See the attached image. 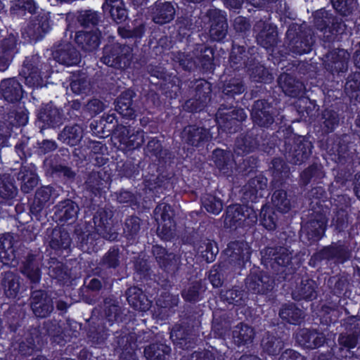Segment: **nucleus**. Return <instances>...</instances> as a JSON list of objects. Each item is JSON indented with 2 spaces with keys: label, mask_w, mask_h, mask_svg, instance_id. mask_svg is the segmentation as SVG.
Here are the masks:
<instances>
[{
  "label": "nucleus",
  "mask_w": 360,
  "mask_h": 360,
  "mask_svg": "<svg viewBox=\"0 0 360 360\" xmlns=\"http://www.w3.org/2000/svg\"><path fill=\"white\" fill-rule=\"evenodd\" d=\"M313 16V25L323 33V46L328 48L323 55L325 69L333 76H341L348 69L349 54L339 47L335 49L334 44L348 38L347 27L341 18L325 9L316 11Z\"/></svg>",
  "instance_id": "f257e3e1"
},
{
  "label": "nucleus",
  "mask_w": 360,
  "mask_h": 360,
  "mask_svg": "<svg viewBox=\"0 0 360 360\" xmlns=\"http://www.w3.org/2000/svg\"><path fill=\"white\" fill-rule=\"evenodd\" d=\"M51 55L52 58H42L37 54L25 57L19 76L23 78L27 86L42 87L44 79H48L53 72L52 63L70 67L77 65L81 61L80 53L68 41L54 44Z\"/></svg>",
  "instance_id": "f03ea898"
},
{
  "label": "nucleus",
  "mask_w": 360,
  "mask_h": 360,
  "mask_svg": "<svg viewBox=\"0 0 360 360\" xmlns=\"http://www.w3.org/2000/svg\"><path fill=\"white\" fill-rule=\"evenodd\" d=\"M308 198L311 212L300 237L307 240L306 243L311 245L325 236L331 202L327 197V191L321 186L312 188L308 193Z\"/></svg>",
  "instance_id": "7ed1b4c3"
},
{
  "label": "nucleus",
  "mask_w": 360,
  "mask_h": 360,
  "mask_svg": "<svg viewBox=\"0 0 360 360\" xmlns=\"http://www.w3.org/2000/svg\"><path fill=\"white\" fill-rule=\"evenodd\" d=\"M113 212L110 209L99 207L93 217L96 231H82L77 233L80 249L88 253L97 252L104 245V240H117L118 233L114 229L112 218Z\"/></svg>",
  "instance_id": "20e7f679"
},
{
  "label": "nucleus",
  "mask_w": 360,
  "mask_h": 360,
  "mask_svg": "<svg viewBox=\"0 0 360 360\" xmlns=\"http://www.w3.org/2000/svg\"><path fill=\"white\" fill-rule=\"evenodd\" d=\"M276 136V145L275 150L278 149L284 155L287 161L295 165H300L309 159L312 153V143L302 136H296L293 133L292 127L279 129L274 132Z\"/></svg>",
  "instance_id": "39448f33"
},
{
  "label": "nucleus",
  "mask_w": 360,
  "mask_h": 360,
  "mask_svg": "<svg viewBox=\"0 0 360 360\" xmlns=\"http://www.w3.org/2000/svg\"><path fill=\"white\" fill-rule=\"evenodd\" d=\"M146 153L151 158H155L158 161L159 167L158 168V174L151 175L147 181L148 186L151 189L169 190L173 188L174 174L167 171L162 170L160 168L164 167L172 159V153L168 150L163 148L162 142L156 137L150 139L144 148Z\"/></svg>",
  "instance_id": "423d86ee"
},
{
  "label": "nucleus",
  "mask_w": 360,
  "mask_h": 360,
  "mask_svg": "<svg viewBox=\"0 0 360 360\" xmlns=\"http://www.w3.org/2000/svg\"><path fill=\"white\" fill-rule=\"evenodd\" d=\"M16 181L24 193L31 192L38 184L37 174L30 169L22 166L20 170L11 169L9 172L0 174V198L12 200L18 195Z\"/></svg>",
  "instance_id": "0eeeda50"
},
{
  "label": "nucleus",
  "mask_w": 360,
  "mask_h": 360,
  "mask_svg": "<svg viewBox=\"0 0 360 360\" xmlns=\"http://www.w3.org/2000/svg\"><path fill=\"white\" fill-rule=\"evenodd\" d=\"M8 333L11 335V349L15 358H24L33 355L37 350V342L40 339L36 329L25 330L23 320L13 317L8 320Z\"/></svg>",
  "instance_id": "6e6552de"
},
{
  "label": "nucleus",
  "mask_w": 360,
  "mask_h": 360,
  "mask_svg": "<svg viewBox=\"0 0 360 360\" xmlns=\"http://www.w3.org/2000/svg\"><path fill=\"white\" fill-rule=\"evenodd\" d=\"M276 139L274 133L270 135L262 129L252 128L236 138L234 153L238 156L243 157L257 150L271 155L275 153V146L278 141Z\"/></svg>",
  "instance_id": "1a4fd4ad"
},
{
  "label": "nucleus",
  "mask_w": 360,
  "mask_h": 360,
  "mask_svg": "<svg viewBox=\"0 0 360 360\" xmlns=\"http://www.w3.org/2000/svg\"><path fill=\"white\" fill-rule=\"evenodd\" d=\"M214 50L205 44H196L188 53H173V60L184 70H199L203 73H212L215 68Z\"/></svg>",
  "instance_id": "9d476101"
},
{
  "label": "nucleus",
  "mask_w": 360,
  "mask_h": 360,
  "mask_svg": "<svg viewBox=\"0 0 360 360\" xmlns=\"http://www.w3.org/2000/svg\"><path fill=\"white\" fill-rule=\"evenodd\" d=\"M261 254L262 263L271 269L278 281H287L295 278L297 268L292 262V253L287 248L266 247Z\"/></svg>",
  "instance_id": "9b49d317"
},
{
  "label": "nucleus",
  "mask_w": 360,
  "mask_h": 360,
  "mask_svg": "<svg viewBox=\"0 0 360 360\" xmlns=\"http://www.w3.org/2000/svg\"><path fill=\"white\" fill-rule=\"evenodd\" d=\"M347 138L346 135L340 137L338 143L333 147L336 152V161L342 167H340L335 176L336 181L341 184H345L350 181L355 169L360 165L359 153L353 148V143L347 140Z\"/></svg>",
  "instance_id": "f8f14e48"
},
{
  "label": "nucleus",
  "mask_w": 360,
  "mask_h": 360,
  "mask_svg": "<svg viewBox=\"0 0 360 360\" xmlns=\"http://www.w3.org/2000/svg\"><path fill=\"white\" fill-rule=\"evenodd\" d=\"M200 320L198 313L193 309H187L181 323H176L171 332L170 338L179 349L192 350L197 345V337L193 333L195 327H198Z\"/></svg>",
  "instance_id": "ddd939ff"
},
{
  "label": "nucleus",
  "mask_w": 360,
  "mask_h": 360,
  "mask_svg": "<svg viewBox=\"0 0 360 360\" xmlns=\"http://www.w3.org/2000/svg\"><path fill=\"white\" fill-rule=\"evenodd\" d=\"M353 249L350 240L332 242L315 252L309 259V265L319 269L323 263L328 264L329 262L344 264L352 258Z\"/></svg>",
  "instance_id": "4468645a"
},
{
  "label": "nucleus",
  "mask_w": 360,
  "mask_h": 360,
  "mask_svg": "<svg viewBox=\"0 0 360 360\" xmlns=\"http://www.w3.org/2000/svg\"><path fill=\"white\" fill-rule=\"evenodd\" d=\"M252 31L257 44L267 51H271V56L275 65H279L286 60L287 53L275 49L279 41L278 27L275 24L259 20L254 24Z\"/></svg>",
  "instance_id": "2eb2a0df"
},
{
  "label": "nucleus",
  "mask_w": 360,
  "mask_h": 360,
  "mask_svg": "<svg viewBox=\"0 0 360 360\" xmlns=\"http://www.w3.org/2000/svg\"><path fill=\"white\" fill-rule=\"evenodd\" d=\"M144 131L140 127L131 124L117 125L114 131V139L117 143V150L130 158L136 150H139L145 141Z\"/></svg>",
  "instance_id": "dca6fc26"
},
{
  "label": "nucleus",
  "mask_w": 360,
  "mask_h": 360,
  "mask_svg": "<svg viewBox=\"0 0 360 360\" xmlns=\"http://www.w3.org/2000/svg\"><path fill=\"white\" fill-rule=\"evenodd\" d=\"M148 72L151 77L158 79L155 84L159 86V89L167 98L172 101L181 96L183 83L176 74L169 72L161 65L148 67Z\"/></svg>",
  "instance_id": "f3484780"
},
{
  "label": "nucleus",
  "mask_w": 360,
  "mask_h": 360,
  "mask_svg": "<svg viewBox=\"0 0 360 360\" xmlns=\"http://www.w3.org/2000/svg\"><path fill=\"white\" fill-rule=\"evenodd\" d=\"M286 38L289 41L290 51L299 56L310 53L314 44L311 30L306 25H290L286 32Z\"/></svg>",
  "instance_id": "a211bd4d"
},
{
  "label": "nucleus",
  "mask_w": 360,
  "mask_h": 360,
  "mask_svg": "<svg viewBox=\"0 0 360 360\" xmlns=\"http://www.w3.org/2000/svg\"><path fill=\"white\" fill-rule=\"evenodd\" d=\"M132 51V48L129 45L118 42L108 43L103 48L101 61L109 67L125 70L131 64Z\"/></svg>",
  "instance_id": "6ab92c4d"
},
{
  "label": "nucleus",
  "mask_w": 360,
  "mask_h": 360,
  "mask_svg": "<svg viewBox=\"0 0 360 360\" xmlns=\"http://www.w3.org/2000/svg\"><path fill=\"white\" fill-rule=\"evenodd\" d=\"M226 256L223 262L232 271L233 277L242 274L248 262H250L251 252L250 248L243 241H231L224 250Z\"/></svg>",
  "instance_id": "aec40b11"
},
{
  "label": "nucleus",
  "mask_w": 360,
  "mask_h": 360,
  "mask_svg": "<svg viewBox=\"0 0 360 360\" xmlns=\"http://www.w3.org/2000/svg\"><path fill=\"white\" fill-rule=\"evenodd\" d=\"M219 298L228 308L232 306L231 311L234 309L238 316L243 314L246 321L251 319L253 309L246 305L248 293L242 287L233 286L229 289H221Z\"/></svg>",
  "instance_id": "412c9836"
},
{
  "label": "nucleus",
  "mask_w": 360,
  "mask_h": 360,
  "mask_svg": "<svg viewBox=\"0 0 360 360\" xmlns=\"http://www.w3.org/2000/svg\"><path fill=\"white\" fill-rule=\"evenodd\" d=\"M247 119L243 108H225L219 105L216 113L219 129L227 134H235L242 129L243 122Z\"/></svg>",
  "instance_id": "4be33fe9"
},
{
  "label": "nucleus",
  "mask_w": 360,
  "mask_h": 360,
  "mask_svg": "<svg viewBox=\"0 0 360 360\" xmlns=\"http://www.w3.org/2000/svg\"><path fill=\"white\" fill-rule=\"evenodd\" d=\"M221 90L220 105L225 108H233L238 101L236 96L243 94L246 86L243 77L237 75L236 72L228 74L224 76V79H221Z\"/></svg>",
  "instance_id": "5701e85b"
},
{
  "label": "nucleus",
  "mask_w": 360,
  "mask_h": 360,
  "mask_svg": "<svg viewBox=\"0 0 360 360\" xmlns=\"http://www.w3.org/2000/svg\"><path fill=\"white\" fill-rule=\"evenodd\" d=\"M36 117L40 131L60 127L65 120L63 110L58 108L52 101L42 103L36 109Z\"/></svg>",
  "instance_id": "b1692460"
},
{
  "label": "nucleus",
  "mask_w": 360,
  "mask_h": 360,
  "mask_svg": "<svg viewBox=\"0 0 360 360\" xmlns=\"http://www.w3.org/2000/svg\"><path fill=\"white\" fill-rule=\"evenodd\" d=\"M53 24L51 13L41 10L31 19L22 35L25 38L27 34L30 42L40 41L51 30Z\"/></svg>",
  "instance_id": "393cba45"
},
{
  "label": "nucleus",
  "mask_w": 360,
  "mask_h": 360,
  "mask_svg": "<svg viewBox=\"0 0 360 360\" xmlns=\"http://www.w3.org/2000/svg\"><path fill=\"white\" fill-rule=\"evenodd\" d=\"M277 116L276 108L272 103L266 99H258L252 105L251 110V118L257 129H271L275 122V117Z\"/></svg>",
  "instance_id": "a878e982"
},
{
  "label": "nucleus",
  "mask_w": 360,
  "mask_h": 360,
  "mask_svg": "<svg viewBox=\"0 0 360 360\" xmlns=\"http://www.w3.org/2000/svg\"><path fill=\"white\" fill-rule=\"evenodd\" d=\"M274 279L258 266L252 268L245 278V287L252 294L266 295L274 289Z\"/></svg>",
  "instance_id": "bb28decb"
},
{
  "label": "nucleus",
  "mask_w": 360,
  "mask_h": 360,
  "mask_svg": "<svg viewBox=\"0 0 360 360\" xmlns=\"http://www.w3.org/2000/svg\"><path fill=\"white\" fill-rule=\"evenodd\" d=\"M258 209L255 210L252 205H236L229 206L226 214L230 218V222L243 228L254 226L258 221Z\"/></svg>",
  "instance_id": "cd10ccee"
},
{
  "label": "nucleus",
  "mask_w": 360,
  "mask_h": 360,
  "mask_svg": "<svg viewBox=\"0 0 360 360\" xmlns=\"http://www.w3.org/2000/svg\"><path fill=\"white\" fill-rule=\"evenodd\" d=\"M252 49L247 50L245 46H240L236 44H232L231 51L229 58V66L226 70L231 72H236L242 69H248L250 64L254 62L256 57L254 53H250Z\"/></svg>",
  "instance_id": "c85d7f7f"
},
{
  "label": "nucleus",
  "mask_w": 360,
  "mask_h": 360,
  "mask_svg": "<svg viewBox=\"0 0 360 360\" xmlns=\"http://www.w3.org/2000/svg\"><path fill=\"white\" fill-rule=\"evenodd\" d=\"M72 239L69 233L62 228H54L49 236V245L51 254L62 259L69 256L71 252Z\"/></svg>",
  "instance_id": "c756f323"
},
{
  "label": "nucleus",
  "mask_w": 360,
  "mask_h": 360,
  "mask_svg": "<svg viewBox=\"0 0 360 360\" xmlns=\"http://www.w3.org/2000/svg\"><path fill=\"white\" fill-rule=\"evenodd\" d=\"M19 36L16 32L8 34L0 40V71L5 72L18 53Z\"/></svg>",
  "instance_id": "7c9ffc66"
},
{
  "label": "nucleus",
  "mask_w": 360,
  "mask_h": 360,
  "mask_svg": "<svg viewBox=\"0 0 360 360\" xmlns=\"http://www.w3.org/2000/svg\"><path fill=\"white\" fill-rule=\"evenodd\" d=\"M43 256L37 250H30L22 262V274L31 284H39L41 278L40 264Z\"/></svg>",
  "instance_id": "2f4dec72"
},
{
  "label": "nucleus",
  "mask_w": 360,
  "mask_h": 360,
  "mask_svg": "<svg viewBox=\"0 0 360 360\" xmlns=\"http://www.w3.org/2000/svg\"><path fill=\"white\" fill-rule=\"evenodd\" d=\"M30 307L37 318L44 319L53 312L54 302L46 290H36L31 292Z\"/></svg>",
  "instance_id": "473e14b6"
},
{
  "label": "nucleus",
  "mask_w": 360,
  "mask_h": 360,
  "mask_svg": "<svg viewBox=\"0 0 360 360\" xmlns=\"http://www.w3.org/2000/svg\"><path fill=\"white\" fill-rule=\"evenodd\" d=\"M211 137L209 129L196 124L186 125L181 132V139L184 143L195 148H204Z\"/></svg>",
  "instance_id": "72a5a7b5"
},
{
  "label": "nucleus",
  "mask_w": 360,
  "mask_h": 360,
  "mask_svg": "<svg viewBox=\"0 0 360 360\" xmlns=\"http://www.w3.org/2000/svg\"><path fill=\"white\" fill-rule=\"evenodd\" d=\"M167 205H164L162 209L157 206L154 210V215L158 222L157 233L163 240L169 241L174 237L173 231L176 226L173 217L169 214Z\"/></svg>",
  "instance_id": "f704fd0d"
},
{
  "label": "nucleus",
  "mask_w": 360,
  "mask_h": 360,
  "mask_svg": "<svg viewBox=\"0 0 360 360\" xmlns=\"http://www.w3.org/2000/svg\"><path fill=\"white\" fill-rule=\"evenodd\" d=\"M79 211L78 205L71 199H65L54 206L53 219L60 226L74 222Z\"/></svg>",
  "instance_id": "c9c22d12"
},
{
  "label": "nucleus",
  "mask_w": 360,
  "mask_h": 360,
  "mask_svg": "<svg viewBox=\"0 0 360 360\" xmlns=\"http://www.w3.org/2000/svg\"><path fill=\"white\" fill-rule=\"evenodd\" d=\"M211 332L214 338L226 340L230 335L234 316L232 312L221 310L213 312Z\"/></svg>",
  "instance_id": "e433bc0d"
},
{
  "label": "nucleus",
  "mask_w": 360,
  "mask_h": 360,
  "mask_svg": "<svg viewBox=\"0 0 360 360\" xmlns=\"http://www.w3.org/2000/svg\"><path fill=\"white\" fill-rule=\"evenodd\" d=\"M212 160L221 175L227 178L233 176L236 163L231 152L217 148L212 153Z\"/></svg>",
  "instance_id": "4c0bfd02"
},
{
  "label": "nucleus",
  "mask_w": 360,
  "mask_h": 360,
  "mask_svg": "<svg viewBox=\"0 0 360 360\" xmlns=\"http://www.w3.org/2000/svg\"><path fill=\"white\" fill-rule=\"evenodd\" d=\"M208 16L210 22V36L212 41H221L228 33L226 15L220 10H210Z\"/></svg>",
  "instance_id": "58836bf2"
},
{
  "label": "nucleus",
  "mask_w": 360,
  "mask_h": 360,
  "mask_svg": "<svg viewBox=\"0 0 360 360\" xmlns=\"http://www.w3.org/2000/svg\"><path fill=\"white\" fill-rule=\"evenodd\" d=\"M101 34L96 30H79L74 36L77 46L84 52H92L97 49L101 44Z\"/></svg>",
  "instance_id": "ea45409f"
},
{
  "label": "nucleus",
  "mask_w": 360,
  "mask_h": 360,
  "mask_svg": "<svg viewBox=\"0 0 360 360\" xmlns=\"http://www.w3.org/2000/svg\"><path fill=\"white\" fill-rule=\"evenodd\" d=\"M176 9L173 3L167 0H158L151 7L153 21L159 25L170 22L174 20Z\"/></svg>",
  "instance_id": "a19ab883"
},
{
  "label": "nucleus",
  "mask_w": 360,
  "mask_h": 360,
  "mask_svg": "<svg viewBox=\"0 0 360 360\" xmlns=\"http://www.w3.org/2000/svg\"><path fill=\"white\" fill-rule=\"evenodd\" d=\"M326 338L325 335L316 329L304 328L296 335L297 342L302 347L314 349L324 345Z\"/></svg>",
  "instance_id": "79ce46f5"
},
{
  "label": "nucleus",
  "mask_w": 360,
  "mask_h": 360,
  "mask_svg": "<svg viewBox=\"0 0 360 360\" xmlns=\"http://www.w3.org/2000/svg\"><path fill=\"white\" fill-rule=\"evenodd\" d=\"M318 285L311 278H302L300 283L297 284L292 290V297L297 302H311L317 298Z\"/></svg>",
  "instance_id": "37998d69"
},
{
  "label": "nucleus",
  "mask_w": 360,
  "mask_h": 360,
  "mask_svg": "<svg viewBox=\"0 0 360 360\" xmlns=\"http://www.w3.org/2000/svg\"><path fill=\"white\" fill-rule=\"evenodd\" d=\"M102 9L104 15L116 24L122 23L129 19L128 11L123 0H105Z\"/></svg>",
  "instance_id": "c03bdc74"
},
{
  "label": "nucleus",
  "mask_w": 360,
  "mask_h": 360,
  "mask_svg": "<svg viewBox=\"0 0 360 360\" xmlns=\"http://www.w3.org/2000/svg\"><path fill=\"white\" fill-rule=\"evenodd\" d=\"M136 93L134 90L128 89L123 92L115 101V110L125 119L133 120L136 117V111L133 108V98Z\"/></svg>",
  "instance_id": "a18cd8bd"
},
{
  "label": "nucleus",
  "mask_w": 360,
  "mask_h": 360,
  "mask_svg": "<svg viewBox=\"0 0 360 360\" xmlns=\"http://www.w3.org/2000/svg\"><path fill=\"white\" fill-rule=\"evenodd\" d=\"M278 86L283 93L291 98H300L304 94L303 82L288 73H282L277 79Z\"/></svg>",
  "instance_id": "49530a36"
},
{
  "label": "nucleus",
  "mask_w": 360,
  "mask_h": 360,
  "mask_svg": "<svg viewBox=\"0 0 360 360\" xmlns=\"http://www.w3.org/2000/svg\"><path fill=\"white\" fill-rule=\"evenodd\" d=\"M115 278L112 277V274H110L106 270L98 268L95 269L94 276L84 279V285L87 290L91 292H99L103 286L105 288L112 285Z\"/></svg>",
  "instance_id": "de8ad7c7"
},
{
  "label": "nucleus",
  "mask_w": 360,
  "mask_h": 360,
  "mask_svg": "<svg viewBox=\"0 0 360 360\" xmlns=\"http://www.w3.org/2000/svg\"><path fill=\"white\" fill-rule=\"evenodd\" d=\"M1 285L7 298L19 300L22 297L24 288L20 284V277L14 274L6 273L1 281Z\"/></svg>",
  "instance_id": "09e8293b"
},
{
  "label": "nucleus",
  "mask_w": 360,
  "mask_h": 360,
  "mask_svg": "<svg viewBox=\"0 0 360 360\" xmlns=\"http://www.w3.org/2000/svg\"><path fill=\"white\" fill-rule=\"evenodd\" d=\"M126 297L129 304L135 310L146 311L151 306V301L140 288L134 286L128 288Z\"/></svg>",
  "instance_id": "8fccbe9b"
},
{
  "label": "nucleus",
  "mask_w": 360,
  "mask_h": 360,
  "mask_svg": "<svg viewBox=\"0 0 360 360\" xmlns=\"http://www.w3.org/2000/svg\"><path fill=\"white\" fill-rule=\"evenodd\" d=\"M283 214L269 205L267 202L262 205L259 212L260 224L267 231H274L278 226V222Z\"/></svg>",
  "instance_id": "3c124183"
},
{
  "label": "nucleus",
  "mask_w": 360,
  "mask_h": 360,
  "mask_svg": "<svg viewBox=\"0 0 360 360\" xmlns=\"http://www.w3.org/2000/svg\"><path fill=\"white\" fill-rule=\"evenodd\" d=\"M269 169L273 177L272 187L284 186L285 179L290 174V167L285 160L281 158H274L271 162Z\"/></svg>",
  "instance_id": "603ef678"
},
{
  "label": "nucleus",
  "mask_w": 360,
  "mask_h": 360,
  "mask_svg": "<svg viewBox=\"0 0 360 360\" xmlns=\"http://www.w3.org/2000/svg\"><path fill=\"white\" fill-rule=\"evenodd\" d=\"M340 115L338 112L331 108H326L322 111L319 120L318 132L321 136H326L333 132L339 126Z\"/></svg>",
  "instance_id": "864d4df0"
},
{
  "label": "nucleus",
  "mask_w": 360,
  "mask_h": 360,
  "mask_svg": "<svg viewBox=\"0 0 360 360\" xmlns=\"http://www.w3.org/2000/svg\"><path fill=\"white\" fill-rule=\"evenodd\" d=\"M152 254L154 256L159 267L163 271L169 272L174 270L176 266V255L160 245L152 247Z\"/></svg>",
  "instance_id": "5fc2aeb1"
},
{
  "label": "nucleus",
  "mask_w": 360,
  "mask_h": 360,
  "mask_svg": "<svg viewBox=\"0 0 360 360\" xmlns=\"http://www.w3.org/2000/svg\"><path fill=\"white\" fill-rule=\"evenodd\" d=\"M279 316L285 323L291 325H300L304 320L305 314L302 309L294 302L285 303L281 307Z\"/></svg>",
  "instance_id": "6e6d98bb"
},
{
  "label": "nucleus",
  "mask_w": 360,
  "mask_h": 360,
  "mask_svg": "<svg viewBox=\"0 0 360 360\" xmlns=\"http://www.w3.org/2000/svg\"><path fill=\"white\" fill-rule=\"evenodd\" d=\"M55 194L53 186H41L36 191L34 200L30 205V212L34 215L40 214L44 208L49 204L51 197Z\"/></svg>",
  "instance_id": "4d7b16f0"
},
{
  "label": "nucleus",
  "mask_w": 360,
  "mask_h": 360,
  "mask_svg": "<svg viewBox=\"0 0 360 360\" xmlns=\"http://www.w3.org/2000/svg\"><path fill=\"white\" fill-rule=\"evenodd\" d=\"M254 329L248 325L240 323L231 331V338L234 345L238 347L251 344L255 338Z\"/></svg>",
  "instance_id": "13d9d810"
},
{
  "label": "nucleus",
  "mask_w": 360,
  "mask_h": 360,
  "mask_svg": "<svg viewBox=\"0 0 360 360\" xmlns=\"http://www.w3.org/2000/svg\"><path fill=\"white\" fill-rule=\"evenodd\" d=\"M341 314L336 302L323 304L318 312L320 324L326 328L338 323Z\"/></svg>",
  "instance_id": "bf43d9fd"
},
{
  "label": "nucleus",
  "mask_w": 360,
  "mask_h": 360,
  "mask_svg": "<svg viewBox=\"0 0 360 360\" xmlns=\"http://www.w3.org/2000/svg\"><path fill=\"white\" fill-rule=\"evenodd\" d=\"M83 133V128L79 124L66 125L58 134V139L70 146H76L82 141Z\"/></svg>",
  "instance_id": "052dcab7"
},
{
  "label": "nucleus",
  "mask_w": 360,
  "mask_h": 360,
  "mask_svg": "<svg viewBox=\"0 0 360 360\" xmlns=\"http://www.w3.org/2000/svg\"><path fill=\"white\" fill-rule=\"evenodd\" d=\"M250 78L255 82L271 84L274 76L271 70L268 69L256 58L247 70Z\"/></svg>",
  "instance_id": "680f3d73"
},
{
  "label": "nucleus",
  "mask_w": 360,
  "mask_h": 360,
  "mask_svg": "<svg viewBox=\"0 0 360 360\" xmlns=\"http://www.w3.org/2000/svg\"><path fill=\"white\" fill-rule=\"evenodd\" d=\"M283 186L278 187V186H276V187H273L271 207L283 214L290 212L292 205L291 199L289 198L287 191L283 188Z\"/></svg>",
  "instance_id": "e2e57ef3"
},
{
  "label": "nucleus",
  "mask_w": 360,
  "mask_h": 360,
  "mask_svg": "<svg viewBox=\"0 0 360 360\" xmlns=\"http://www.w3.org/2000/svg\"><path fill=\"white\" fill-rule=\"evenodd\" d=\"M135 276L139 278L140 281L146 285H149L152 283L154 284V288L152 292H150L151 296L157 293L158 290V286L160 285L159 283L153 281L150 278L152 275V270L146 259H138L134 263Z\"/></svg>",
  "instance_id": "0e129e2a"
},
{
  "label": "nucleus",
  "mask_w": 360,
  "mask_h": 360,
  "mask_svg": "<svg viewBox=\"0 0 360 360\" xmlns=\"http://www.w3.org/2000/svg\"><path fill=\"white\" fill-rule=\"evenodd\" d=\"M188 86L191 95L202 99L199 103L201 106L210 101L212 85L209 82L203 79H196L191 82Z\"/></svg>",
  "instance_id": "69168bd1"
},
{
  "label": "nucleus",
  "mask_w": 360,
  "mask_h": 360,
  "mask_svg": "<svg viewBox=\"0 0 360 360\" xmlns=\"http://www.w3.org/2000/svg\"><path fill=\"white\" fill-rule=\"evenodd\" d=\"M171 352L172 349L169 345L155 342L146 347L143 353L147 360H167Z\"/></svg>",
  "instance_id": "338daca9"
},
{
  "label": "nucleus",
  "mask_w": 360,
  "mask_h": 360,
  "mask_svg": "<svg viewBox=\"0 0 360 360\" xmlns=\"http://www.w3.org/2000/svg\"><path fill=\"white\" fill-rule=\"evenodd\" d=\"M323 167L321 163L314 162L305 168L300 174V184L307 186L311 181L319 183L324 177Z\"/></svg>",
  "instance_id": "774afa93"
}]
</instances>
